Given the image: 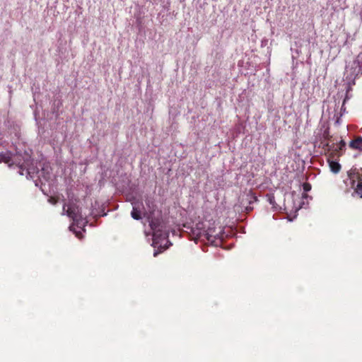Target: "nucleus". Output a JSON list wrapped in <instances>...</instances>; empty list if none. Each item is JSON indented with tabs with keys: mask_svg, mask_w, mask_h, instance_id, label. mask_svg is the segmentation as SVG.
Here are the masks:
<instances>
[{
	"mask_svg": "<svg viewBox=\"0 0 362 362\" xmlns=\"http://www.w3.org/2000/svg\"><path fill=\"white\" fill-rule=\"evenodd\" d=\"M348 176L351 182L354 192L362 198V168H351L348 172Z\"/></svg>",
	"mask_w": 362,
	"mask_h": 362,
	"instance_id": "3",
	"label": "nucleus"
},
{
	"mask_svg": "<svg viewBox=\"0 0 362 362\" xmlns=\"http://www.w3.org/2000/svg\"><path fill=\"white\" fill-rule=\"evenodd\" d=\"M273 202V200L272 199H270V203H272Z\"/></svg>",
	"mask_w": 362,
	"mask_h": 362,
	"instance_id": "15",
	"label": "nucleus"
},
{
	"mask_svg": "<svg viewBox=\"0 0 362 362\" xmlns=\"http://www.w3.org/2000/svg\"><path fill=\"white\" fill-rule=\"evenodd\" d=\"M303 189L304 192H309L311 189V185L308 182H304L303 184Z\"/></svg>",
	"mask_w": 362,
	"mask_h": 362,
	"instance_id": "12",
	"label": "nucleus"
},
{
	"mask_svg": "<svg viewBox=\"0 0 362 362\" xmlns=\"http://www.w3.org/2000/svg\"><path fill=\"white\" fill-rule=\"evenodd\" d=\"M257 201V197L252 191H249L245 194V197L242 199L241 204L245 206V204H252Z\"/></svg>",
	"mask_w": 362,
	"mask_h": 362,
	"instance_id": "7",
	"label": "nucleus"
},
{
	"mask_svg": "<svg viewBox=\"0 0 362 362\" xmlns=\"http://www.w3.org/2000/svg\"><path fill=\"white\" fill-rule=\"evenodd\" d=\"M349 147L353 149L362 150V136H357L349 143Z\"/></svg>",
	"mask_w": 362,
	"mask_h": 362,
	"instance_id": "9",
	"label": "nucleus"
},
{
	"mask_svg": "<svg viewBox=\"0 0 362 362\" xmlns=\"http://www.w3.org/2000/svg\"><path fill=\"white\" fill-rule=\"evenodd\" d=\"M330 135H329V129H327L324 131L323 132V138L326 140H329V138H330Z\"/></svg>",
	"mask_w": 362,
	"mask_h": 362,
	"instance_id": "13",
	"label": "nucleus"
},
{
	"mask_svg": "<svg viewBox=\"0 0 362 362\" xmlns=\"http://www.w3.org/2000/svg\"><path fill=\"white\" fill-rule=\"evenodd\" d=\"M153 245L154 247L158 248V250L153 253L154 257H156L159 253L168 249L171 245L168 240V233L164 230L155 232L153 234Z\"/></svg>",
	"mask_w": 362,
	"mask_h": 362,
	"instance_id": "2",
	"label": "nucleus"
},
{
	"mask_svg": "<svg viewBox=\"0 0 362 362\" xmlns=\"http://www.w3.org/2000/svg\"><path fill=\"white\" fill-rule=\"evenodd\" d=\"M329 168L332 173H338L341 170V165L336 161H330L329 162Z\"/></svg>",
	"mask_w": 362,
	"mask_h": 362,
	"instance_id": "11",
	"label": "nucleus"
},
{
	"mask_svg": "<svg viewBox=\"0 0 362 362\" xmlns=\"http://www.w3.org/2000/svg\"><path fill=\"white\" fill-rule=\"evenodd\" d=\"M2 156L1 157V162H4L8 165H11L12 163V153L7 151L6 153H2Z\"/></svg>",
	"mask_w": 362,
	"mask_h": 362,
	"instance_id": "10",
	"label": "nucleus"
},
{
	"mask_svg": "<svg viewBox=\"0 0 362 362\" xmlns=\"http://www.w3.org/2000/svg\"><path fill=\"white\" fill-rule=\"evenodd\" d=\"M149 226L151 230H153V234H154L155 232L163 230V226L162 225L160 221L158 218H153L150 221Z\"/></svg>",
	"mask_w": 362,
	"mask_h": 362,
	"instance_id": "8",
	"label": "nucleus"
},
{
	"mask_svg": "<svg viewBox=\"0 0 362 362\" xmlns=\"http://www.w3.org/2000/svg\"><path fill=\"white\" fill-rule=\"evenodd\" d=\"M252 209H253V208H252V206H245V210H246L247 211H252Z\"/></svg>",
	"mask_w": 362,
	"mask_h": 362,
	"instance_id": "14",
	"label": "nucleus"
},
{
	"mask_svg": "<svg viewBox=\"0 0 362 362\" xmlns=\"http://www.w3.org/2000/svg\"><path fill=\"white\" fill-rule=\"evenodd\" d=\"M327 151L331 152V155L333 157H339L342 154V151H344L346 143L344 140H341L338 144H330L327 142L326 144Z\"/></svg>",
	"mask_w": 362,
	"mask_h": 362,
	"instance_id": "5",
	"label": "nucleus"
},
{
	"mask_svg": "<svg viewBox=\"0 0 362 362\" xmlns=\"http://www.w3.org/2000/svg\"><path fill=\"white\" fill-rule=\"evenodd\" d=\"M192 233L195 240H207L211 243H214L217 239L221 238L219 233H216L214 229L210 228L206 230L202 222L197 223L196 226L192 228Z\"/></svg>",
	"mask_w": 362,
	"mask_h": 362,
	"instance_id": "1",
	"label": "nucleus"
},
{
	"mask_svg": "<svg viewBox=\"0 0 362 362\" xmlns=\"http://www.w3.org/2000/svg\"><path fill=\"white\" fill-rule=\"evenodd\" d=\"M66 211V214L76 224H78L82 220V215L80 207L76 204H66L63 206V213Z\"/></svg>",
	"mask_w": 362,
	"mask_h": 362,
	"instance_id": "4",
	"label": "nucleus"
},
{
	"mask_svg": "<svg viewBox=\"0 0 362 362\" xmlns=\"http://www.w3.org/2000/svg\"><path fill=\"white\" fill-rule=\"evenodd\" d=\"M133 209L131 212L132 217L135 220L141 219V206H143L142 203L134 202L132 203Z\"/></svg>",
	"mask_w": 362,
	"mask_h": 362,
	"instance_id": "6",
	"label": "nucleus"
}]
</instances>
